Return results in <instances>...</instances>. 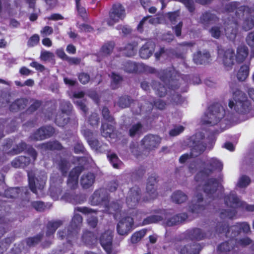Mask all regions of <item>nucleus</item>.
<instances>
[{"label":"nucleus","instance_id":"nucleus-1","mask_svg":"<svg viewBox=\"0 0 254 254\" xmlns=\"http://www.w3.org/2000/svg\"><path fill=\"white\" fill-rule=\"evenodd\" d=\"M223 167V163L220 160L212 157L201 163L199 170L194 176L196 182H204L203 191L209 198L213 197L220 184L218 179L209 177L215 171H221Z\"/></svg>","mask_w":254,"mask_h":254},{"label":"nucleus","instance_id":"nucleus-2","mask_svg":"<svg viewBox=\"0 0 254 254\" xmlns=\"http://www.w3.org/2000/svg\"><path fill=\"white\" fill-rule=\"evenodd\" d=\"M224 201L227 206L233 209H223L220 213V217L222 219H232L237 214L236 209H240L247 212H254V204H249L241 200L234 191H231L225 195Z\"/></svg>","mask_w":254,"mask_h":254},{"label":"nucleus","instance_id":"nucleus-3","mask_svg":"<svg viewBox=\"0 0 254 254\" xmlns=\"http://www.w3.org/2000/svg\"><path fill=\"white\" fill-rule=\"evenodd\" d=\"M232 91L233 100L228 103L230 108H234L235 111L239 114L246 115L250 113L252 109L251 102L248 99L247 94L236 88L231 87Z\"/></svg>","mask_w":254,"mask_h":254},{"label":"nucleus","instance_id":"nucleus-4","mask_svg":"<svg viewBox=\"0 0 254 254\" xmlns=\"http://www.w3.org/2000/svg\"><path fill=\"white\" fill-rule=\"evenodd\" d=\"M250 231V225L246 222L229 227L228 222L223 220L218 222L215 226L216 233H225L226 237L230 238H234L238 236L241 231L247 234Z\"/></svg>","mask_w":254,"mask_h":254},{"label":"nucleus","instance_id":"nucleus-5","mask_svg":"<svg viewBox=\"0 0 254 254\" xmlns=\"http://www.w3.org/2000/svg\"><path fill=\"white\" fill-rule=\"evenodd\" d=\"M225 113V110L220 104L214 103L208 108L202 120V124L210 126L217 125L224 117Z\"/></svg>","mask_w":254,"mask_h":254},{"label":"nucleus","instance_id":"nucleus-6","mask_svg":"<svg viewBox=\"0 0 254 254\" xmlns=\"http://www.w3.org/2000/svg\"><path fill=\"white\" fill-rule=\"evenodd\" d=\"M126 9L124 6L120 3H114L109 11V17L106 20L109 26H113L123 20L126 17Z\"/></svg>","mask_w":254,"mask_h":254},{"label":"nucleus","instance_id":"nucleus-7","mask_svg":"<svg viewBox=\"0 0 254 254\" xmlns=\"http://www.w3.org/2000/svg\"><path fill=\"white\" fill-rule=\"evenodd\" d=\"M158 177L155 173L150 175L147 180L146 187V195L143 198V201L149 202L156 198L158 195L156 184Z\"/></svg>","mask_w":254,"mask_h":254},{"label":"nucleus","instance_id":"nucleus-8","mask_svg":"<svg viewBox=\"0 0 254 254\" xmlns=\"http://www.w3.org/2000/svg\"><path fill=\"white\" fill-rule=\"evenodd\" d=\"M109 194L105 188H100L96 190L90 198L91 205H104L106 207L109 205Z\"/></svg>","mask_w":254,"mask_h":254},{"label":"nucleus","instance_id":"nucleus-9","mask_svg":"<svg viewBox=\"0 0 254 254\" xmlns=\"http://www.w3.org/2000/svg\"><path fill=\"white\" fill-rule=\"evenodd\" d=\"M218 56L226 67H232L235 64V50L232 48H218Z\"/></svg>","mask_w":254,"mask_h":254},{"label":"nucleus","instance_id":"nucleus-10","mask_svg":"<svg viewBox=\"0 0 254 254\" xmlns=\"http://www.w3.org/2000/svg\"><path fill=\"white\" fill-rule=\"evenodd\" d=\"M161 140V138L158 135L148 134L141 139V145L145 150L152 151L159 146Z\"/></svg>","mask_w":254,"mask_h":254},{"label":"nucleus","instance_id":"nucleus-11","mask_svg":"<svg viewBox=\"0 0 254 254\" xmlns=\"http://www.w3.org/2000/svg\"><path fill=\"white\" fill-rule=\"evenodd\" d=\"M141 190L137 186L130 189L126 198V203L130 209L135 208L138 204L141 199Z\"/></svg>","mask_w":254,"mask_h":254},{"label":"nucleus","instance_id":"nucleus-12","mask_svg":"<svg viewBox=\"0 0 254 254\" xmlns=\"http://www.w3.org/2000/svg\"><path fill=\"white\" fill-rule=\"evenodd\" d=\"M202 249L200 244L192 242L185 245H176L175 250L178 254H199Z\"/></svg>","mask_w":254,"mask_h":254},{"label":"nucleus","instance_id":"nucleus-13","mask_svg":"<svg viewBox=\"0 0 254 254\" xmlns=\"http://www.w3.org/2000/svg\"><path fill=\"white\" fill-rule=\"evenodd\" d=\"M84 169L83 166H78L74 167L69 172L67 180V186L71 190L77 188L79 177Z\"/></svg>","mask_w":254,"mask_h":254},{"label":"nucleus","instance_id":"nucleus-14","mask_svg":"<svg viewBox=\"0 0 254 254\" xmlns=\"http://www.w3.org/2000/svg\"><path fill=\"white\" fill-rule=\"evenodd\" d=\"M134 224L133 219L130 216H126L121 219L117 226L118 233L122 236L127 235L131 230Z\"/></svg>","mask_w":254,"mask_h":254},{"label":"nucleus","instance_id":"nucleus-15","mask_svg":"<svg viewBox=\"0 0 254 254\" xmlns=\"http://www.w3.org/2000/svg\"><path fill=\"white\" fill-rule=\"evenodd\" d=\"M113 232L109 231H105L103 233L100 238V244L107 254H115L113 253Z\"/></svg>","mask_w":254,"mask_h":254},{"label":"nucleus","instance_id":"nucleus-16","mask_svg":"<svg viewBox=\"0 0 254 254\" xmlns=\"http://www.w3.org/2000/svg\"><path fill=\"white\" fill-rule=\"evenodd\" d=\"M152 212L157 215H152L144 218L142 221L144 225L152 223H156L167 218V211L164 209H155Z\"/></svg>","mask_w":254,"mask_h":254},{"label":"nucleus","instance_id":"nucleus-17","mask_svg":"<svg viewBox=\"0 0 254 254\" xmlns=\"http://www.w3.org/2000/svg\"><path fill=\"white\" fill-rule=\"evenodd\" d=\"M24 192L26 196L28 197L27 200H22L21 202L22 205L24 206L26 202H29L30 198L29 197V192L27 187L22 188L21 189L18 187L16 188H10L7 189L4 191V196L6 198H16L19 196V194L20 192Z\"/></svg>","mask_w":254,"mask_h":254},{"label":"nucleus","instance_id":"nucleus-18","mask_svg":"<svg viewBox=\"0 0 254 254\" xmlns=\"http://www.w3.org/2000/svg\"><path fill=\"white\" fill-rule=\"evenodd\" d=\"M212 235V232L208 231L204 232L200 228H194L188 230L186 232V237L191 241H200L206 238H209Z\"/></svg>","mask_w":254,"mask_h":254},{"label":"nucleus","instance_id":"nucleus-19","mask_svg":"<svg viewBox=\"0 0 254 254\" xmlns=\"http://www.w3.org/2000/svg\"><path fill=\"white\" fill-rule=\"evenodd\" d=\"M62 199L74 205L83 203L85 201V197L81 194H76L72 190L65 192L62 196Z\"/></svg>","mask_w":254,"mask_h":254},{"label":"nucleus","instance_id":"nucleus-20","mask_svg":"<svg viewBox=\"0 0 254 254\" xmlns=\"http://www.w3.org/2000/svg\"><path fill=\"white\" fill-rule=\"evenodd\" d=\"M155 44L152 41H147L140 48L139 55L141 59H148L152 56L155 49Z\"/></svg>","mask_w":254,"mask_h":254},{"label":"nucleus","instance_id":"nucleus-21","mask_svg":"<svg viewBox=\"0 0 254 254\" xmlns=\"http://www.w3.org/2000/svg\"><path fill=\"white\" fill-rule=\"evenodd\" d=\"M219 21V18L215 13L210 10H206L200 15L199 22L205 26L214 24Z\"/></svg>","mask_w":254,"mask_h":254},{"label":"nucleus","instance_id":"nucleus-22","mask_svg":"<svg viewBox=\"0 0 254 254\" xmlns=\"http://www.w3.org/2000/svg\"><path fill=\"white\" fill-rule=\"evenodd\" d=\"M8 119L0 118V139L5 136L4 129L5 127L7 133L13 132L16 129L17 123L16 120L13 119L10 121L9 123H8Z\"/></svg>","mask_w":254,"mask_h":254},{"label":"nucleus","instance_id":"nucleus-23","mask_svg":"<svg viewBox=\"0 0 254 254\" xmlns=\"http://www.w3.org/2000/svg\"><path fill=\"white\" fill-rule=\"evenodd\" d=\"M38 148L41 150V152L55 150L61 151L64 149V147L61 143L56 140L41 143L39 144Z\"/></svg>","mask_w":254,"mask_h":254},{"label":"nucleus","instance_id":"nucleus-24","mask_svg":"<svg viewBox=\"0 0 254 254\" xmlns=\"http://www.w3.org/2000/svg\"><path fill=\"white\" fill-rule=\"evenodd\" d=\"M175 70L174 69H165L160 70L158 73V76L160 79L166 85H169L172 82H173L176 78L174 75Z\"/></svg>","mask_w":254,"mask_h":254},{"label":"nucleus","instance_id":"nucleus-25","mask_svg":"<svg viewBox=\"0 0 254 254\" xmlns=\"http://www.w3.org/2000/svg\"><path fill=\"white\" fill-rule=\"evenodd\" d=\"M224 24L225 35L227 37H231L232 35L235 36L239 25L238 19H235L232 21L228 19L227 21H225Z\"/></svg>","mask_w":254,"mask_h":254},{"label":"nucleus","instance_id":"nucleus-26","mask_svg":"<svg viewBox=\"0 0 254 254\" xmlns=\"http://www.w3.org/2000/svg\"><path fill=\"white\" fill-rule=\"evenodd\" d=\"M76 235V233L68 226L65 227L62 230H60L58 232L57 237L58 239L64 240H66L67 243L71 244V240Z\"/></svg>","mask_w":254,"mask_h":254},{"label":"nucleus","instance_id":"nucleus-27","mask_svg":"<svg viewBox=\"0 0 254 254\" xmlns=\"http://www.w3.org/2000/svg\"><path fill=\"white\" fill-rule=\"evenodd\" d=\"M195 203H192L190 206V211L192 213H198L204 210L206 205L204 204L203 197L201 193H198L195 196Z\"/></svg>","mask_w":254,"mask_h":254},{"label":"nucleus","instance_id":"nucleus-28","mask_svg":"<svg viewBox=\"0 0 254 254\" xmlns=\"http://www.w3.org/2000/svg\"><path fill=\"white\" fill-rule=\"evenodd\" d=\"M95 181V175L91 172L84 174L80 179V184L84 189H88L91 187Z\"/></svg>","mask_w":254,"mask_h":254},{"label":"nucleus","instance_id":"nucleus-29","mask_svg":"<svg viewBox=\"0 0 254 254\" xmlns=\"http://www.w3.org/2000/svg\"><path fill=\"white\" fill-rule=\"evenodd\" d=\"M233 238L223 242L219 244L217 248V251L218 254H226L227 253L234 249L235 245Z\"/></svg>","mask_w":254,"mask_h":254},{"label":"nucleus","instance_id":"nucleus-30","mask_svg":"<svg viewBox=\"0 0 254 254\" xmlns=\"http://www.w3.org/2000/svg\"><path fill=\"white\" fill-rule=\"evenodd\" d=\"M210 58V54L206 51L202 53L200 51H197L193 55V60L197 64H205L208 63Z\"/></svg>","mask_w":254,"mask_h":254},{"label":"nucleus","instance_id":"nucleus-31","mask_svg":"<svg viewBox=\"0 0 254 254\" xmlns=\"http://www.w3.org/2000/svg\"><path fill=\"white\" fill-rule=\"evenodd\" d=\"M28 102L26 98H18L9 105V110L12 112H17L19 111L23 110L27 106Z\"/></svg>","mask_w":254,"mask_h":254},{"label":"nucleus","instance_id":"nucleus-32","mask_svg":"<svg viewBox=\"0 0 254 254\" xmlns=\"http://www.w3.org/2000/svg\"><path fill=\"white\" fill-rule=\"evenodd\" d=\"M249 54V49L245 45L239 46L237 49V53L235 55V59L239 64L243 63Z\"/></svg>","mask_w":254,"mask_h":254},{"label":"nucleus","instance_id":"nucleus-33","mask_svg":"<svg viewBox=\"0 0 254 254\" xmlns=\"http://www.w3.org/2000/svg\"><path fill=\"white\" fill-rule=\"evenodd\" d=\"M56 164L57 168L61 173L62 177H66L70 168L68 161L64 158H61L59 160L56 162Z\"/></svg>","mask_w":254,"mask_h":254},{"label":"nucleus","instance_id":"nucleus-34","mask_svg":"<svg viewBox=\"0 0 254 254\" xmlns=\"http://www.w3.org/2000/svg\"><path fill=\"white\" fill-rule=\"evenodd\" d=\"M188 218V215L186 213H182L177 214L166 221V225L168 226H173L177 225L180 223L185 221Z\"/></svg>","mask_w":254,"mask_h":254},{"label":"nucleus","instance_id":"nucleus-35","mask_svg":"<svg viewBox=\"0 0 254 254\" xmlns=\"http://www.w3.org/2000/svg\"><path fill=\"white\" fill-rule=\"evenodd\" d=\"M63 224V222L61 220L49 221L47 224L46 236H53L57 229L61 227Z\"/></svg>","mask_w":254,"mask_h":254},{"label":"nucleus","instance_id":"nucleus-36","mask_svg":"<svg viewBox=\"0 0 254 254\" xmlns=\"http://www.w3.org/2000/svg\"><path fill=\"white\" fill-rule=\"evenodd\" d=\"M31 160L29 157L25 156H20L15 158L12 162V166L15 168H24L28 166L30 163Z\"/></svg>","mask_w":254,"mask_h":254},{"label":"nucleus","instance_id":"nucleus-37","mask_svg":"<svg viewBox=\"0 0 254 254\" xmlns=\"http://www.w3.org/2000/svg\"><path fill=\"white\" fill-rule=\"evenodd\" d=\"M82 240L86 245L92 246L96 243L97 237L93 232L86 231L82 236Z\"/></svg>","mask_w":254,"mask_h":254},{"label":"nucleus","instance_id":"nucleus-38","mask_svg":"<svg viewBox=\"0 0 254 254\" xmlns=\"http://www.w3.org/2000/svg\"><path fill=\"white\" fill-rule=\"evenodd\" d=\"M82 220L83 218L80 214H75L68 226L77 234L82 223Z\"/></svg>","mask_w":254,"mask_h":254},{"label":"nucleus","instance_id":"nucleus-39","mask_svg":"<svg viewBox=\"0 0 254 254\" xmlns=\"http://www.w3.org/2000/svg\"><path fill=\"white\" fill-rule=\"evenodd\" d=\"M115 125L113 124L102 123L101 127V133L106 138L111 137L112 133L115 130Z\"/></svg>","mask_w":254,"mask_h":254},{"label":"nucleus","instance_id":"nucleus-40","mask_svg":"<svg viewBox=\"0 0 254 254\" xmlns=\"http://www.w3.org/2000/svg\"><path fill=\"white\" fill-rule=\"evenodd\" d=\"M171 198L173 202L177 204H181L187 200L188 196L181 190H178L173 193Z\"/></svg>","mask_w":254,"mask_h":254},{"label":"nucleus","instance_id":"nucleus-41","mask_svg":"<svg viewBox=\"0 0 254 254\" xmlns=\"http://www.w3.org/2000/svg\"><path fill=\"white\" fill-rule=\"evenodd\" d=\"M73 106L68 101L63 100L60 102L59 105V110L63 114L69 116L71 113Z\"/></svg>","mask_w":254,"mask_h":254},{"label":"nucleus","instance_id":"nucleus-42","mask_svg":"<svg viewBox=\"0 0 254 254\" xmlns=\"http://www.w3.org/2000/svg\"><path fill=\"white\" fill-rule=\"evenodd\" d=\"M137 46V43L135 42H132L131 43H127L121 50L124 51V54L126 56L129 57H131L135 55L136 51V47Z\"/></svg>","mask_w":254,"mask_h":254},{"label":"nucleus","instance_id":"nucleus-43","mask_svg":"<svg viewBox=\"0 0 254 254\" xmlns=\"http://www.w3.org/2000/svg\"><path fill=\"white\" fill-rule=\"evenodd\" d=\"M206 146L207 145L205 143L198 141L191 149V154L196 157L198 156L205 150Z\"/></svg>","mask_w":254,"mask_h":254},{"label":"nucleus","instance_id":"nucleus-44","mask_svg":"<svg viewBox=\"0 0 254 254\" xmlns=\"http://www.w3.org/2000/svg\"><path fill=\"white\" fill-rule=\"evenodd\" d=\"M242 27L246 31L250 30L254 27V15L251 12L248 14L244 20Z\"/></svg>","mask_w":254,"mask_h":254},{"label":"nucleus","instance_id":"nucleus-45","mask_svg":"<svg viewBox=\"0 0 254 254\" xmlns=\"http://www.w3.org/2000/svg\"><path fill=\"white\" fill-rule=\"evenodd\" d=\"M249 66L246 64L242 65L237 74V77L239 81H243L246 79L249 74Z\"/></svg>","mask_w":254,"mask_h":254},{"label":"nucleus","instance_id":"nucleus-46","mask_svg":"<svg viewBox=\"0 0 254 254\" xmlns=\"http://www.w3.org/2000/svg\"><path fill=\"white\" fill-rule=\"evenodd\" d=\"M123 68L126 72L135 73L138 70V66L135 63L127 61L123 63Z\"/></svg>","mask_w":254,"mask_h":254},{"label":"nucleus","instance_id":"nucleus-47","mask_svg":"<svg viewBox=\"0 0 254 254\" xmlns=\"http://www.w3.org/2000/svg\"><path fill=\"white\" fill-rule=\"evenodd\" d=\"M115 44L113 41H109L105 43L101 48L100 53L103 56H109L113 52Z\"/></svg>","mask_w":254,"mask_h":254},{"label":"nucleus","instance_id":"nucleus-48","mask_svg":"<svg viewBox=\"0 0 254 254\" xmlns=\"http://www.w3.org/2000/svg\"><path fill=\"white\" fill-rule=\"evenodd\" d=\"M132 101V99L130 96L126 95H122L119 97L117 105L119 107L124 109L128 107Z\"/></svg>","mask_w":254,"mask_h":254},{"label":"nucleus","instance_id":"nucleus-49","mask_svg":"<svg viewBox=\"0 0 254 254\" xmlns=\"http://www.w3.org/2000/svg\"><path fill=\"white\" fill-rule=\"evenodd\" d=\"M27 176L29 189L33 193L37 194V190L35 185V177L34 173L32 170L28 171Z\"/></svg>","mask_w":254,"mask_h":254},{"label":"nucleus","instance_id":"nucleus-50","mask_svg":"<svg viewBox=\"0 0 254 254\" xmlns=\"http://www.w3.org/2000/svg\"><path fill=\"white\" fill-rule=\"evenodd\" d=\"M43 237V234L39 233L35 236L26 238L25 239V242L27 246L31 247L36 245L41 241Z\"/></svg>","mask_w":254,"mask_h":254},{"label":"nucleus","instance_id":"nucleus-51","mask_svg":"<svg viewBox=\"0 0 254 254\" xmlns=\"http://www.w3.org/2000/svg\"><path fill=\"white\" fill-rule=\"evenodd\" d=\"M64 115L62 114V113H58L56 116L55 122L59 127H63L69 122V118H65Z\"/></svg>","mask_w":254,"mask_h":254},{"label":"nucleus","instance_id":"nucleus-52","mask_svg":"<svg viewBox=\"0 0 254 254\" xmlns=\"http://www.w3.org/2000/svg\"><path fill=\"white\" fill-rule=\"evenodd\" d=\"M102 116L104 120L111 124L116 125V122L114 117L111 115L108 108L106 106L103 107L102 110Z\"/></svg>","mask_w":254,"mask_h":254},{"label":"nucleus","instance_id":"nucleus-53","mask_svg":"<svg viewBox=\"0 0 254 254\" xmlns=\"http://www.w3.org/2000/svg\"><path fill=\"white\" fill-rule=\"evenodd\" d=\"M245 12L248 14H249L251 12V8L247 5H240V4L235 10V15L237 18L240 19L244 15Z\"/></svg>","mask_w":254,"mask_h":254},{"label":"nucleus","instance_id":"nucleus-54","mask_svg":"<svg viewBox=\"0 0 254 254\" xmlns=\"http://www.w3.org/2000/svg\"><path fill=\"white\" fill-rule=\"evenodd\" d=\"M30 138L33 141L42 140L46 139V136L41 127L30 135Z\"/></svg>","mask_w":254,"mask_h":254},{"label":"nucleus","instance_id":"nucleus-55","mask_svg":"<svg viewBox=\"0 0 254 254\" xmlns=\"http://www.w3.org/2000/svg\"><path fill=\"white\" fill-rule=\"evenodd\" d=\"M154 89L156 90V94L159 97L165 96L167 92L166 87L165 85H162L159 82H155L153 83V86Z\"/></svg>","mask_w":254,"mask_h":254},{"label":"nucleus","instance_id":"nucleus-56","mask_svg":"<svg viewBox=\"0 0 254 254\" xmlns=\"http://www.w3.org/2000/svg\"><path fill=\"white\" fill-rule=\"evenodd\" d=\"M146 231L144 229L135 232L134 233L131 238L130 241L132 244H135L141 240V239L145 235Z\"/></svg>","mask_w":254,"mask_h":254},{"label":"nucleus","instance_id":"nucleus-57","mask_svg":"<svg viewBox=\"0 0 254 254\" xmlns=\"http://www.w3.org/2000/svg\"><path fill=\"white\" fill-rule=\"evenodd\" d=\"M27 144L24 142H21L16 146V148H13L12 149L7 152V154L13 155L21 153L26 148Z\"/></svg>","mask_w":254,"mask_h":254},{"label":"nucleus","instance_id":"nucleus-58","mask_svg":"<svg viewBox=\"0 0 254 254\" xmlns=\"http://www.w3.org/2000/svg\"><path fill=\"white\" fill-rule=\"evenodd\" d=\"M123 80V77L115 73H112L111 87L113 89H116L119 87L120 84Z\"/></svg>","mask_w":254,"mask_h":254},{"label":"nucleus","instance_id":"nucleus-59","mask_svg":"<svg viewBox=\"0 0 254 254\" xmlns=\"http://www.w3.org/2000/svg\"><path fill=\"white\" fill-rule=\"evenodd\" d=\"M142 127L143 126L140 122L133 125L129 130V135L130 137H134L136 134L139 133Z\"/></svg>","mask_w":254,"mask_h":254},{"label":"nucleus","instance_id":"nucleus-60","mask_svg":"<svg viewBox=\"0 0 254 254\" xmlns=\"http://www.w3.org/2000/svg\"><path fill=\"white\" fill-rule=\"evenodd\" d=\"M107 157L113 167L114 168L118 169L121 161L120 160L117 155L115 153H113L110 154H108Z\"/></svg>","mask_w":254,"mask_h":254},{"label":"nucleus","instance_id":"nucleus-61","mask_svg":"<svg viewBox=\"0 0 254 254\" xmlns=\"http://www.w3.org/2000/svg\"><path fill=\"white\" fill-rule=\"evenodd\" d=\"M31 206L38 212H43L45 210L47 206L43 201H33L31 202Z\"/></svg>","mask_w":254,"mask_h":254},{"label":"nucleus","instance_id":"nucleus-62","mask_svg":"<svg viewBox=\"0 0 254 254\" xmlns=\"http://www.w3.org/2000/svg\"><path fill=\"white\" fill-rule=\"evenodd\" d=\"M240 3L238 1H231L226 4L224 7V12L227 13L233 12L238 7Z\"/></svg>","mask_w":254,"mask_h":254},{"label":"nucleus","instance_id":"nucleus-63","mask_svg":"<svg viewBox=\"0 0 254 254\" xmlns=\"http://www.w3.org/2000/svg\"><path fill=\"white\" fill-rule=\"evenodd\" d=\"M42 101L38 100H34L33 103L26 109V112L32 114L37 111L42 105Z\"/></svg>","mask_w":254,"mask_h":254},{"label":"nucleus","instance_id":"nucleus-64","mask_svg":"<svg viewBox=\"0 0 254 254\" xmlns=\"http://www.w3.org/2000/svg\"><path fill=\"white\" fill-rule=\"evenodd\" d=\"M222 27L220 26H212L209 30V32L212 37L218 39L221 37Z\"/></svg>","mask_w":254,"mask_h":254}]
</instances>
